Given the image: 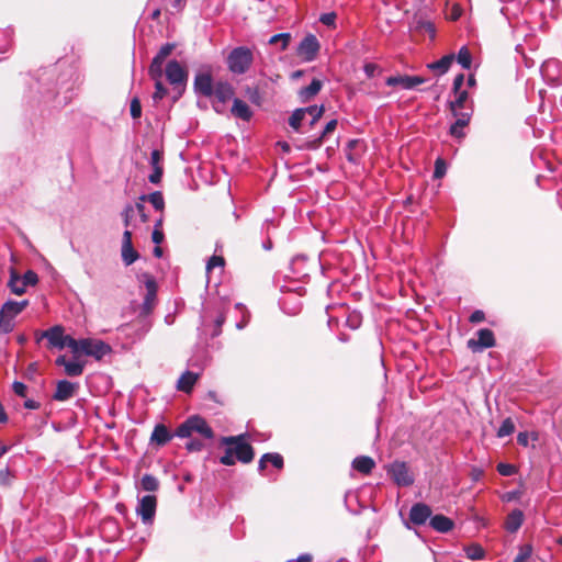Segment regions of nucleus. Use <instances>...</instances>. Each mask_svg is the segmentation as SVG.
<instances>
[{
	"label": "nucleus",
	"instance_id": "f257e3e1",
	"mask_svg": "<svg viewBox=\"0 0 562 562\" xmlns=\"http://www.w3.org/2000/svg\"><path fill=\"white\" fill-rule=\"evenodd\" d=\"M220 443L225 446V452L220 458L223 465H234L236 461L250 463L255 457L252 447L245 441V435L227 436L220 439Z\"/></svg>",
	"mask_w": 562,
	"mask_h": 562
},
{
	"label": "nucleus",
	"instance_id": "f03ea898",
	"mask_svg": "<svg viewBox=\"0 0 562 562\" xmlns=\"http://www.w3.org/2000/svg\"><path fill=\"white\" fill-rule=\"evenodd\" d=\"M227 67L235 75H244L254 63L252 50L246 46H238L227 56Z\"/></svg>",
	"mask_w": 562,
	"mask_h": 562
},
{
	"label": "nucleus",
	"instance_id": "7ed1b4c3",
	"mask_svg": "<svg viewBox=\"0 0 562 562\" xmlns=\"http://www.w3.org/2000/svg\"><path fill=\"white\" fill-rule=\"evenodd\" d=\"M193 432H198L206 439H212L214 437L212 428L209 426L206 420L200 416L189 417L177 428L175 435L179 438H189Z\"/></svg>",
	"mask_w": 562,
	"mask_h": 562
},
{
	"label": "nucleus",
	"instance_id": "20e7f679",
	"mask_svg": "<svg viewBox=\"0 0 562 562\" xmlns=\"http://www.w3.org/2000/svg\"><path fill=\"white\" fill-rule=\"evenodd\" d=\"M323 113H324L323 105H321V106L312 105V106H307V108L296 109L289 119V125L295 132H300L302 123L305 121L307 115L311 116L308 124L312 127L322 117Z\"/></svg>",
	"mask_w": 562,
	"mask_h": 562
},
{
	"label": "nucleus",
	"instance_id": "39448f33",
	"mask_svg": "<svg viewBox=\"0 0 562 562\" xmlns=\"http://www.w3.org/2000/svg\"><path fill=\"white\" fill-rule=\"evenodd\" d=\"M165 75L173 89L181 88V90H179V95H181L188 80V72L184 67H182L178 60H170L166 66Z\"/></svg>",
	"mask_w": 562,
	"mask_h": 562
},
{
	"label": "nucleus",
	"instance_id": "423d86ee",
	"mask_svg": "<svg viewBox=\"0 0 562 562\" xmlns=\"http://www.w3.org/2000/svg\"><path fill=\"white\" fill-rule=\"evenodd\" d=\"M319 47L317 37L314 34H308L299 44L296 53L304 61H313L318 54Z\"/></svg>",
	"mask_w": 562,
	"mask_h": 562
},
{
	"label": "nucleus",
	"instance_id": "0eeeda50",
	"mask_svg": "<svg viewBox=\"0 0 562 562\" xmlns=\"http://www.w3.org/2000/svg\"><path fill=\"white\" fill-rule=\"evenodd\" d=\"M111 352V347L102 340L83 338L81 353L93 357L98 360Z\"/></svg>",
	"mask_w": 562,
	"mask_h": 562
},
{
	"label": "nucleus",
	"instance_id": "6e6552de",
	"mask_svg": "<svg viewBox=\"0 0 562 562\" xmlns=\"http://www.w3.org/2000/svg\"><path fill=\"white\" fill-rule=\"evenodd\" d=\"M157 498L155 495H145L138 499L136 507L137 515L140 516L144 524H151L156 514Z\"/></svg>",
	"mask_w": 562,
	"mask_h": 562
},
{
	"label": "nucleus",
	"instance_id": "1a4fd4ad",
	"mask_svg": "<svg viewBox=\"0 0 562 562\" xmlns=\"http://www.w3.org/2000/svg\"><path fill=\"white\" fill-rule=\"evenodd\" d=\"M175 47L176 46L172 43H166L160 47L148 68L149 76H155L157 78L159 77V72L164 74V63L171 55Z\"/></svg>",
	"mask_w": 562,
	"mask_h": 562
},
{
	"label": "nucleus",
	"instance_id": "9d476101",
	"mask_svg": "<svg viewBox=\"0 0 562 562\" xmlns=\"http://www.w3.org/2000/svg\"><path fill=\"white\" fill-rule=\"evenodd\" d=\"M389 474L400 486H409L414 483V477L404 462H394L389 469Z\"/></svg>",
	"mask_w": 562,
	"mask_h": 562
},
{
	"label": "nucleus",
	"instance_id": "9b49d317",
	"mask_svg": "<svg viewBox=\"0 0 562 562\" xmlns=\"http://www.w3.org/2000/svg\"><path fill=\"white\" fill-rule=\"evenodd\" d=\"M477 339H470L468 341V347L476 352L482 351L484 349L491 348L495 345L494 333L488 328H482L477 333Z\"/></svg>",
	"mask_w": 562,
	"mask_h": 562
},
{
	"label": "nucleus",
	"instance_id": "f8f14e48",
	"mask_svg": "<svg viewBox=\"0 0 562 562\" xmlns=\"http://www.w3.org/2000/svg\"><path fill=\"white\" fill-rule=\"evenodd\" d=\"M425 82V79L419 76H391L386 78L385 83L390 87H400L404 90H411Z\"/></svg>",
	"mask_w": 562,
	"mask_h": 562
},
{
	"label": "nucleus",
	"instance_id": "ddd939ff",
	"mask_svg": "<svg viewBox=\"0 0 562 562\" xmlns=\"http://www.w3.org/2000/svg\"><path fill=\"white\" fill-rule=\"evenodd\" d=\"M194 91L204 97L213 95V79L209 72H199L194 77Z\"/></svg>",
	"mask_w": 562,
	"mask_h": 562
},
{
	"label": "nucleus",
	"instance_id": "4468645a",
	"mask_svg": "<svg viewBox=\"0 0 562 562\" xmlns=\"http://www.w3.org/2000/svg\"><path fill=\"white\" fill-rule=\"evenodd\" d=\"M431 508L424 503H416L411 507L409 521L414 525H424L431 518Z\"/></svg>",
	"mask_w": 562,
	"mask_h": 562
},
{
	"label": "nucleus",
	"instance_id": "2eb2a0df",
	"mask_svg": "<svg viewBox=\"0 0 562 562\" xmlns=\"http://www.w3.org/2000/svg\"><path fill=\"white\" fill-rule=\"evenodd\" d=\"M138 259V252L132 244V233L125 229L122 239V260L126 266H131Z\"/></svg>",
	"mask_w": 562,
	"mask_h": 562
},
{
	"label": "nucleus",
	"instance_id": "dca6fc26",
	"mask_svg": "<svg viewBox=\"0 0 562 562\" xmlns=\"http://www.w3.org/2000/svg\"><path fill=\"white\" fill-rule=\"evenodd\" d=\"M77 389V383H72L68 380H60L57 382L55 393L53 394V400L58 402L68 401L75 395Z\"/></svg>",
	"mask_w": 562,
	"mask_h": 562
},
{
	"label": "nucleus",
	"instance_id": "f3484780",
	"mask_svg": "<svg viewBox=\"0 0 562 562\" xmlns=\"http://www.w3.org/2000/svg\"><path fill=\"white\" fill-rule=\"evenodd\" d=\"M66 335H64V328L60 325H55L46 330L41 331V337H45L48 340L49 347L63 349V341Z\"/></svg>",
	"mask_w": 562,
	"mask_h": 562
},
{
	"label": "nucleus",
	"instance_id": "a211bd4d",
	"mask_svg": "<svg viewBox=\"0 0 562 562\" xmlns=\"http://www.w3.org/2000/svg\"><path fill=\"white\" fill-rule=\"evenodd\" d=\"M162 155L159 150L154 149L150 154V165L153 168V172L149 175V182L157 184L160 182L164 168H162Z\"/></svg>",
	"mask_w": 562,
	"mask_h": 562
},
{
	"label": "nucleus",
	"instance_id": "6ab92c4d",
	"mask_svg": "<svg viewBox=\"0 0 562 562\" xmlns=\"http://www.w3.org/2000/svg\"><path fill=\"white\" fill-rule=\"evenodd\" d=\"M29 305V300H23L20 302L9 300L2 304L1 310L2 313L7 315V317L11 321V323H15V317L21 314L25 307Z\"/></svg>",
	"mask_w": 562,
	"mask_h": 562
},
{
	"label": "nucleus",
	"instance_id": "aec40b11",
	"mask_svg": "<svg viewBox=\"0 0 562 562\" xmlns=\"http://www.w3.org/2000/svg\"><path fill=\"white\" fill-rule=\"evenodd\" d=\"M231 112L232 115L236 119H240L246 122L250 121L254 115L249 105L238 98L233 99V106L231 109Z\"/></svg>",
	"mask_w": 562,
	"mask_h": 562
},
{
	"label": "nucleus",
	"instance_id": "412c9836",
	"mask_svg": "<svg viewBox=\"0 0 562 562\" xmlns=\"http://www.w3.org/2000/svg\"><path fill=\"white\" fill-rule=\"evenodd\" d=\"M171 439L172 435L164 424L156 425L150 436V442L158 447L165 446Z\"/></svg>",
	"mask_w": 562,
	"mask_h": 562
},
{
	"label": "nucleus",
	"instance_id": "4be33fe9",
	"mask_svg": "<svg viewBox=\"0 0 562 562\" xmlns=\"http://www.w3.org/2000/svg\"><path fill=\"white\" fill-rule=\"evenodd\" d=\"M199 379V373L187 370L183 372L177 382V389L184 393H191L194 384Z\"/></svg>",
	"mask_w": 562,
	"mask_h": 562
},
{
	"label": "nucleus",
	"instance_id": "5701e85b",
	"mask_svg": "<svg viewBox=\"0 0 562 562\" xmlns=\"http://www.w3.org/2000/svg\"><path fill=\"white\" fill-rule=\"evenodd\" d=\"M429 525L434 530L441 533L449 532L454 526L452 519L441 514L432 516L429 520Z\"/></svg>",
	"mask_w": 562,
	"mask_h": 562
},
{
	"label": "nucleus",
	"instance_id": "b1692460",
	"mask_svg": "<svg viewBox=\"0 0 562 562\" xmlns=\"http://www.w3.org/2000/svg\"><path fill=\"white\" fill-rule=\"evenodd\" d=\"M145 286L147 293L144 297L143 306L144 310L150 311L154 306L157 294V285L153 277L146 276Z\"/></svg>",
	"mask_w": 562,
	"mask_h": 562
},
{
	"label": "nucleus",
	"instance_id": "393cba45",
	"mask_svg": "<svg viewBox=\"0 0 562 562\" xmlns=\"http://www.w3.org/2000/svg\"><path fill=\"white\" fill-rule=\"evenodd\" d=\"M323 83L318 79H313L312 82L300 89L299 98L301 102H308L312 98H314L322 89Z\"/></svg>",
	"mask_w": 562,
	"mask_h": 562
},
{
	"label": "nucleus",
	"instance_id": "a878e982",
	"mask_svg": "<svg viewBox=\"0 0 562 562\" xmlns=\"http://www.w3.org/2000/svg\"><path fill=\"white\" fill-rule=\"evenodd\" d=\"M213 94L215 98L225 103L234 97V88L228 82H217L213 89Z\"/></svg>",
	"mask_w": 562,
	"mask_h": 562
},
{
	"label": "nucleus",
	"instance_id": "bb28decb",
	"mask_svg": "<svg viewBox=\"0 0 562 562\" xmlns=\"http://www.w3.org/2000/svg\"><path fill=\"white\" fill-rule=\"evenodd\" d=\"M524 522V513L520 509L512 510L505 519V528L509 532H516Z\"/></svg>",
	"mask_w": 562,
	"mask_h": 562
},
{
	"label": "nucleus",
	"instance_id": "cd10ccee",
	"mask_svg": "<svg viewBox=\"0 0 562 562\" xmlns=\"http://www.w3.org/2000/svg\"><path fill=\"white\" fill-rule=\"evenodd\" d=\"M375 462L372 458L367 456L357 457L352 461V468L362 474H369L374 469Z\"/></svg>",
	"mask_w": 562,
	"mask_h": 562
},
{
	"label": "nucleus",
	"instance_id": "c85d7f7f",
	"mask_svg": "<svg viewBox=\"0 0 562 562\" xmlns=\"http://www.w3.org/2000/svg\"><path fill=\"white\" fill-rule=\"evenodd\" d=\"M267 462H270L277 469L283 468V458L279 453H265L259 460L260 471L265 469Z\"/></svg>",
	"mask_w": 562,
	"mask_h": 562
},
{
	"label": "nucleus",
	"instance_id": "c756f323",
	"mask_svg": "<svg viewBox=\"0 0 562 562\" xmlns=\"http://www.w3.org/2000/svg\"><path fill=\"white\" fill-rule=\"evenodd\" d=\"M162 72H159V77L149 76L155 81V92L153 94V100L155 103L162 100L168 94V89L164 86L161 79H162Z\"/></svg>",
	"mask_w": 562,
	"mask_h": 562
},
{
	"label": "nucleus",
	"instance_id": "7c9ffc66",
	"mask_svg": "<svg viewBox=\"0 0 562 562\" xmlns=\"http://www.w3.org/2000/svg\"><path fill=\"white\" fill-rule=\"evenodd\" d=\"M453 60H454V55H452V54L446 55V56L441 57L439 60L430 64L429 67L432 70H437L440 75H442L448 71V69L450 68Z\"/></svg>",
	"mask_w": 562,
	"mask_h": 562
},
{
	"label": "nucleus",
	"instance_id": "2f4dec72",
	"mask_svg": "<svg viewBox=\"0 0 562 562\" xmlns=\"http://www.w3.org/2000/svg\"><path fill=\"white\" fill-rule=\"evenodd\" d=\"M139 200L140 201H148L151 203V205L157 210V211H162L164 210V206H165V201H164V196H162V193L160 191H155L148 195H142L139 196Z\"/></svg>",
	"mask_w": 562,
	"mask_h": 562
},
{
	"label": "nucleus",
	"instance_id": "473e14b6",
	"mask_svg": "<svg viewBox=\"0 0 562 562\" xmlns=\"http://www.w3.org/2000/svg\"><path fill=\"white\" fill-rule=\"evenodd\" d=\"M8 286L11 290V292L16 295H22L25 292V289L21 283V278L15 271H11Z\"/></svg>",
	"mask_w": 562,
	"mask_h": 562
},
{
	"label": "nucleus",
	"instance_id": "72a5a7b5",
	"mask_svg": "<svg viewBox=\"0 0 562 562\" xmlns=\"http://www.w3.org/2000/svg\"><path fill=\"white\" fill-rule=\"evenodd\" d=\"M457 61L463 69H470L472 65V55L467 46H462L457 55Z\"/></svg>",
	"mask_w": 562,
	"mask_h": 562
},
{
	"label": "nucleus",
	"instance_id": "f704fd0d",
	"mask_svg": "<svg viewBox=\"0 0 562 562\" xmlns=\"http://www.w3.org/2000/svg\"><path fill=\"white\" fill-rule=\"evenodd\" d=\"M360 144L361 142L359 139H350L347 143L346 158L348 159V161L352 164H357L359 161L360 156L355 150Z\"/></svg>",
	"mask_w": 562,
	"mask_h": 562
},
{
	"label": "nucleus",
	"instance_id": "c9c22d12",
	"mask_svg": "<svg viewBox=\"0 0 562 562\" xmlns=\"http://www.w3.org/2000/svg\"><path fill=\"white\" fill-rule=\"evenodd\" d=\"M140 487L147 492H155L159 487V482L154 475L145 474L140 480Z\"/></svg>",
	"mask_w": 562,
	"mask_h": 562
},
{
	"label": "nucleus",
	"instance_id": "e433bc0d",
	"mask_svg": "<svg viewBox=\"0 0 562 562\" xmlns=\"http://www.w3.org/2000/svg\"><path fill=\"white\" fill-rule=\"evenodd\" d=\"M515 431V424L510 417L505 418L497 429V437L504 438L510 436Z\"/></svg>",
	"mask_w": 562,
	"mask_h": 562
},
{
	"label": "nucleus",
	"instance_id": "4c0bfd02",
	"mask_svg": "<svg viewBox=\"0 0 562 562\" xmlns=\"http://www.w3.org/2000/svg\"><path fill=\"white\" fill-rule=\"evenodd\" d=\"M456 99L450 101V110H464L465 102L468 100V92L465 90H460L459 92H454Z\"/></svg>",
	"mask_w": 562,
	"mask_h": 562
},
{
	"label": "nucleus",
	"instance_id": "58836bf2",
	"mask_svg": "<svg viewBox=\"0 0 562 562\" xmlns=\"http://www.w3.org/2000/svg\"><path fill=\"white\" fill-rule=\"evenodd\" d=\"M83 342V339H75L74 337L69 336V335H66L65 338H64V341H63V349L65 347H68L69 349H71V351L77 355V353H81V345Z\"/></svg>",
	"mask_w": 562,
	"mask_h": 562
},
{
	"label": "nucleus",
	"instance_id": "ea45409f",
	"mask_svg": "<svg viewBox=\"0 0 562 562\" xmlns=\"http://www.w3.org/2000/svg\"><path fill=\"white\" fill-rule=\"evenodd\" d=\"M468 126L464 120L457 119L456 122L450 126V135L456 138L464 137V128Z\"/></svg>",
	"mask_w": 562,
	"mask_h": 562
},
{
	"label": "nucleus",
	"instance_id": "a19ab883",
	"mask_svg": "<svg viewBox=\"0 0 562 562\" xmlns=\"http://www.w3.org/2000/svg\"><path fill=\"white\" fill-rule=\"evenodd\" d=\"M12 42V32L10 30L0 29V53L7 52Z\"/></svg>",
	"mask_w": 562,
	"mask_h": 562
},
{
	"label": "nucleus",
	"instance_id": "79ce46f5",
	"mask_svg": "<svg viewBox=\"0 0 562 562\" xmlns=\"http://www.w3.org/2000/svg\"><path fill=\"white\" fill-rule=\"evenodd\" d=\"M65 372L69 376H79L83 372V364L76 361H68L65 367Z\"/></svg>",
	"mask_w": 562,
	"mask_h": 562
},
{
	"label": "nucleus",
	"instance_id": "37998d69",
	"mask_svg": "<svg viewBox=\"0 0 562 562\" xmlns=\"http://www.w3.org/2000/svg\"><path fill=\"white\" fill-rule=\"evenodd\" d=\"M14 477H15L14 473L8 467L0 469V486L1 487L11 486Z\"/></svg>",
	"mask_w": 562,
	"mask_h": 562
},
{
	"label": "nucleus",
	"instance_id": "c03bdc74",
	"mask_svg": "<svg viewBox=\"0 0 562 562\" xmlns=\"http://www.w3.org/2000/svg\"><path fill=\"white\" fill-rule=\"evenodd\" d=\"M291 40L290 33H279L270 37L269 44L273 45L281 42V50H284Z\"/></svg>",
	"mask_w": 562,
	"mask_h": 562
},
{
	"label": "nucleus",
	"instance_id": "a18cd8bd",
	"mask_svg": "<svg viewBox=\"0 0 562 562\" xmlns=\"http://www.w3.org/2000/svg\"><path fill=\"white\" fill-rule=\"evenodd\" d=\"M465 554L470 560H481L484 555V550L476 544H472L465 548Z\"/></svg>",
	"mask_w": 562,
	"mask_h": 562
},
{
	"label": "nucleus",
	"instance_id": "49530a36",
	"mask_svg": "<svg viewBox=\"0 0 562 562\" xmlns=\"http://www.w3.org/2000/svg\"><path fill=\"white\" fill-rule=\"evenodd\" d=\"M15 327V323H11V321L7 317L2 310L0 308V334H9L13 331Z\"/></svg>",
	"mask_w": 562,
	"mask_h": 562
},
{
	"label": "nucleus",
	"instance_id": "de8ad7c7",
	"mask_svg": "<svg viewBox=\"0 0 562 562\" xmlns=\"http://www.w3.org/2000/svg\"><path fill=\"white\" fill-rule=\"evenodd\" d=\"M37 282L38 277L33 270H27L21 279V283L23 284L24 289H26L27 285L34 286L37 284Z\"/></svg>",
	"mask_w": 562,
	"mask_h": 562
},
{
	"label": "nucleus",
	"instance_id": "09e8293b",
	"mask_svg": "<svg viewBox=\"0 0 562 562\" xmlns=\"http://www.w3.org/2000/svg\"><path fill=\"white\" fill-rule=\"evenodd\" d=\"M225 260L222 256H212L206 263V271L210 272L214 268H224Z\"/></svg>",
	"mask_w": 562,
	"mask_h": 562
},
{
	"label": "nucleus",
	"instance_id": "8fccbe9b",
	"mask_svg": "<svg viewBox=\"0 0 562 562\" xmlns=\"http://www.w3.org/2000/svg\"><path fill=\"white\" fill-rule=\"evenodd\" d=\"M131 116L133 119H139L142 116V105L138 98H134L130 105Z\"/></svg>",
	"mask_w": 562,
	"mask_h": 562
},
{
	"label": "nucleus",
	"instance_id": "3c124183",
	"mask_svg": "<svg viewBox=\"0 0 562 562\" xmlns=\"http://www.w3.org/2000/svg\"><path fill=\"white\" fill-rule=\"evenodd\" d=\"M497 472L503 476H510V475L515 474L516 468H515V465L509 464V463H498Z\"/></svg>",
	"mask_w": 562,
	"mask_h": 562
},
{
	"label": "nucleus",
	"instance_id": "603ef678",
	"mask_svg": "<svg viewBox=\"0 0 562 562\" xmlns=\"http://www.w3.org/2000/svg\"><path fill=\"white\" fill-rule=\"evenodd\" d=\"M121 215L123 217L124 225L126 227L130 226L131 220L134 216V205L126 204L124 210L122 211Z\"/></svg>",
	"mask_w": 562,
	"mask_h": 562
},
{
	"label": "nucleus",
	"instance_id": "864d4df0",
	"mask_svg": "<svg viewBox=\"0 0 562 562\" xmlns=\"http://www.w3.org/2000/svg\"><path fill=\"white\" fill-rule=\"evenodd\" d=\"M453 116L459 120H464V123L469 124L470 123V120H471V116H472V111L471 110H467V111H463V110H451Z\"/></svg>",
	"mask_w": 562,
	"mask_h": 562
},
{
	"label": "nucleus",
	"instance_id": "5fc2aeb1",
	"mask_svg": "<svg viewBox=\"0 0 562 562\" xmlns=\"http://www.w3.org/2000/svg\"><path fill=\"white\" fill-rule=\"evenodd\" d=\"M446 173V162L441 158H438L435 162V178H442Z\"/></svg>",
	"mask_w": 562,
	"mask_h": 562
},
{
	"label": "nucleus",
	"instance_id": "6e6d98bb",
	"mask_svg": "<svg viewBox=\"0 0 562 562\" xmlns=\"http://www.w3.org/2000/svg\"><path fill=\"white\" fill-rule=\"evenodd\" d=\"M247 97L250 100V102L255 104H260L261 95L259 93L258 88H247Z\"/></svg>",
	"mask_w": 562,
	"mask_h": 562
},
{
	"label": "nucleus",
	"instance_id": "4d7b16f0",
	"mask_svg": "<svg viewBox=\"0 0 562 562\" xmlns=\"http://www.w3.org/2000/svg\"><path fill=\"white\" fill-rule=\"evenodd\" d=\"M12 390L16 395L21 397L26 396L27 386L22 382L14 381L12 384Z\"/></svg>",
	"mask_w": 562,
	"mask_h": 562
},
{
	"label": "nucleus",
	"instance_id": "13d9d810",
	"mask_svg": "<svg viewBox=\"0 0 562 562\" xmlns=\"http://www.w3.org/2000/svg\"><path fill=\"white\" fill-rule=\"evenodd\" d=\"M337 124H338L337 120H335V119H334V120H330V121L326 124V126L324 127V130H323V132L321 133V135H319V136H321L323 139H325V138H326L330 133H333V132L336 130Z\"/></svg>",
	"mask_w": 562,
	"mask_h": 562
},
{
	"label": "nucleus",
	"instance_id": "bf43d9fd",
	"mask_svg": "<svg viewBox=\"0 0 562 562\" xmlns=\"http://www.w3.org/2000/svg\"><path fill=\"white\" fill-rule=\"evenodd\" d=\"M203 447H204L203 442L198 439H191L186 445V448L189 451H201L203 449Z\"/></svg>",
	"mask_w": 562,
	"mask_h": 562
},
{
	"label": "nucleus",
	"instance_id": "052dcab7",
	"mask_svg": "<svg viewBox=\"0 0 562 562\" xmlns=\"http://www.w3.org/2000/svg\"><path fill=\"white\" fill-rule=\"evenodd\" d=\"M144 201H140L137 202L134 206V211L136 210L137 213L139 214V217L142 220L143 223H146L148 221V215L146 214L145 212V205L143 204Z\"/></svg>",
	"mask_w": 562,
	"mask_h": 562
},
{
	"label": "nucleus",
	"instance_id": "680f3d73",
	"mask_svg": "<svg viewBox=\"0 0 562 562\" xmlns=\"http://www.w3.org/2000/svg\"><path fill=\"white\" fill-rule=\"evenodd\" d=\"M324 142V139L318 136L317 138L313 139V140H308L305 143V145L303 146V148H306V149H317L322 143Z\"/></svg>",
	"mask_w": 562,
	"mask_h": 562
},
{
	"label": "nucleus",
	"instance_id": "e2e57ef3",
	"mask_svg": "<svg viewBox=\"0 0 562 562\" xmlns=\"http://www.w3.org/2000/svg\"><path fill=\"white\" fill-rule=\"evenodd\" d=\"M151 239L156 245H159L164 240V233L160 228L155 227L151 234Z\"/></svg>",
	"mask_w": 562,
	"mask_h": 562
},
{
	"label": "nucleus",
	"instance_id": "0e129e2a",
	"mask_svg": "<svg viewBox=\"0 0 562 562\" xmlns=\"http://www.w3.org/2000/svg\"><path fill=\"white\" fill-rule=\"evenodd\" d=\"M485 318V314L483 311L481 310H476L474 311L471 315H470V322L471 323H480V322H483Z\"/></svg>",
	"mask_w": 562,
	"mask_h": 562
},
{
	"label": "nucleus",
	"instance_id": "69168bd1",
	"mask_svg": "<svg viewBox=\"0 0 562 562\" xmlns=\"http://www.w3.org/2000/svg\"><path fill=\"white\" fill-rule=\"evenodd\" d=\"M319 20L325 25H334L335 20H336V14L335 13H325V14H322Z\"/></svg>",
	"mask_w": 562,
	"mask_h": 562
},
{
	"label": "nucleus",
	"instance_id": "338daca9",
	"mask_svg": "<svg viewBox=\"0 0 562 562\" xmlns=\"http://www.w3.org/2000/svg\"><path fill=\"white\" fill-rule=\"evenodd\" d=\"M363 70L369 78H372L378 70V66L375 64L369 63L364 65Z\"/></svg>",
	"mask_w": 562,
	"mask_h": 562
},
{
	"label": "nucleus",
	"instance_id": "774afa93",
	"mask_svg": "<svg viewBox=\"0 0 562 562\" xmlns=\"http://www.w3.org/2000/svg\"><path fill=\"white\" fill-rule=\"evenodd\" d=\"M464 76L462 74L456 76L453 80V91L459 92L463 86Z\"/></svg>",
	"mask_w": 562,
	"mask_h": 562
}]
</instances>
